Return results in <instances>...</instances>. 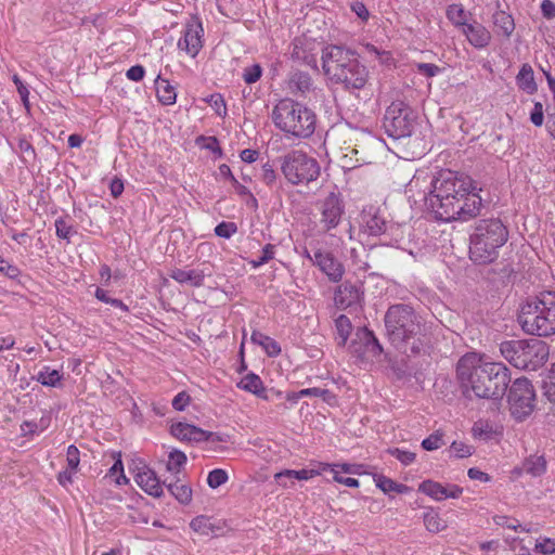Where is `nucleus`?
<instances>
[{
    "label": "nucleus",
    "instance_id": "38",
    "mask_svg": "<svg viewBox=\"0 0 555 555\" xmlns=\"http://www.w3.org/2000/svg\"><path fill=\"white\" fill-rule=\"evenodd\" d=\"M186 463V455L184 452L179 450H173L169 453L167 469L171 473H179L180 468L184 466Z\"/></svg>",
    "mask_w": 555,
    "mask_h": 555
},
{
    "label": "nucleus",
    "instance_id": "50",
    "mask_svg": "<svg viewBox=\"0 0 555 555\" xmlns=\"http://www.w3.org/2000/svg\"><path fill=\"white\" fill-rule=\"evenodd\" d=\"M262 68L259 64H253L246 67L243 73V79L246 83L251 85L261 78Z\"/></svg>",
    "mask_w": 555,
    "mask_h": 555
},
{
    "label": "nucleus",
    "instance_id": "13",
    "mask_svg": "<svg viewBox=\"0 0 555 555\" xmlns=\"http://www.w3.org/2000/svg\"><path fill=\"white\" fill-rule=\"evenodd\" d=\"M321 212L320 224L324 232L335 229L345 212V205L339 193L331 192L319 204Z\"/></svg>",
    "mask_w": 555,
    "mask_h": 555
},
{
    "label": "nucleus",
    "instance_id": "10",
    "mask_svg": "<svg viewBox=\"0 0 555 555\" xmlns=\"http://www.w3.org/2000/svg\"><path fill=\"white\" fill-rule=\"evenodd\" d=\"M416 119V113L410 105L395 101L386 108L383 127L388 137L399 140L412 134Z\"/></svg>",
    "mask_w": 555,
    "mask_h": 555
},
{
    "label": "nucleus",
    "instance_id": "25",
    "mask_svg": "<svg viewBox=\"0 0 555 555\" xmlns=\"http://www.w3.org/2000/svg\"><path fill=\"white\" fill-rule=\"evenodd\" d=\"M516 82L518 88L528 94H533L537 92L538 86L535 83L534 73L530 64L525 63L521 65L516 76Z\"/></svg>",
    "mask_w": 555,
    "mask_h": 555
},
{
    "label": "nucleus",
    "instance_id": "49",
    "mask_svg": "<svg viewBox=\"0 0 555 555\" xmlns=\"http://www.w3.org/2000/svg\"><path fill=\"white\" fill-rule=\"evenodd\" d=\"M299 396L320 397L326 402H328L331 399L334 398L333 393L328 389H323V388H318V387L301 389V390H299Z\"/></svg>",
    "mask_w": 555,
    "mask_h": 555
},
{
    "label": "nucleus",
    "instance_id": "23",
    "mask_svg": "<svg viewBox=\"0 0 555 555\" xmlns=\"http://www.w3.org/2000/svg\"><path fill=\"white\" fill-rule=\"evenodd\" d=\"M237 387L240 389H243L245 391L254 393L258 398H261V399H264V400H269L270 399V397L268 396L267 390H266V388L263 386V383H262L261 378L257 374H255L253 372H250L247 375H245L241 379V382L237 383Z\"/></svg>",
    "mask_w": 555,
    "mask_h": 555
},
{
    "label": "nucleus",
    "instance_id": "2",
    "mask_svg": "<svg viewBox=\"0 0 555 555\" xmlns=\"http://www.w3.org/2000/svg\"><path fill=\"white\" fill-rule=\"evenodd\" d=\"M391 344L406 356H421L429 347L425 324L415 310L405 304L391 305L384 318Z\"/></svg>",
    "mask_w": 555,
    "mask_h": 555
},
{
    "label": "nucleus",
    "instance_id": "56",
    "mask_svg": "<svg viewBox=\"0 0 555 555\" xmlns=\"http://www.w3.org/2000/svg\"><path fill=\"white\" fill-rule=\"evenodd\" d=\"M534 551L544 555H551L555 553V541L545 538L542 541H538L534 546Z\"/></svg>",
    "mask_w": 555,
    "mask_h": 555
},
{
    "label": "nucleus",
    "instance_id": "15",
    "mask_svg": "<svg viewBox=\"0 0 555 555\" xmlns=\"http://www.w3.org/2000/svg\"><path fill=\"white\" fill-rule=\"evenodd\" d=\"M313 264L333 283L341 281L345 274L344 264L330 251L317 250L313 255Z\"/></svg>",
    "mask_w": 555,
    "mask_h": 555
},
{
    "label": "nucleus",
    "instance_id": "34",
    "mask_svg": "<svg viewBox=\"0 0 555 555\" xmlns=\"http://www.w3.org/2000/svg\"><path fill=\"white\" fill-rule=\"evenodd\" d=\"M63 375L57 370H51L49 366H44L36 377V379L43 386L56 387L61 384Z\"/></svg>",
    "mask_w": 555,
    "mask_h": 555
},
{
    "label": "nucleus",
    "instance_id": "55",
    "mask_svg": "<svg viewBox=\"0 0 555 555\" xmlns=\"http://www.w3.org/2000/svg\"><path fill=\"white\" fill-rule=\"evenodd\" d=\"M12 80H13L14 85L16 86L17 92L21 96V100H22L24 106L28 109L29 108V100H28L29 91H28L27 87L24 85L22 79L16 74L13 75Z\"/></svg>",
    "mask_w": 555,
    "mask_h": 555
},
{
    "label": "nucleus",
    "instance_id": "18",
    "mask_svg": "<svg viewBox=\"0 0 555 555\" xmlns=\"http://www.w3.org/2000/svg\"><path fill=\"white\" fill-rule=\"evenodd\" d=\"M468 42L476 49H483L491 41V33L479 22L473 21L467 23L462 29Z\"/></svg>",
    "mask_w": 555,
    "mask_h": 555
},
{
    "label": "nucleus",
    "instance_id": "43",
    "mask_svg": "<svg viewBox=\"0 0 555 555\" xmlns=\"http://www.w3.org/2000/svg\"><path fill=\"white\" fill-rule=\"evenodd\" d=\"M191 430L193 434L191 436V441L193 442H202V441H223L217 434L204 430L195 425H192Z\"/></svg>",
    "mask_w": 555,
    "mask_h": 555
},
{
    "label": "nucleus",
    "instance_id": "57",
    "mask_svg": "<svg viewBox=\"0 0 555 555\" xmlns=\"http://www.w3.org/2000/svg\"><path fill=\"white\" fill-rule=\"evenodd\" d=\"M274 257V246L272 244H267L263 246L261 250V256L257 260H253L254 267H260L267 263Z\"/></svg>",
    "mask_w": 555,
    "mask_h": 555
},
{
    "label": "nucleus",
    "instance_id": "14",
    "mask_svg": "<svg viewBox=\"0 0 555 555\" xmlns=\"http://www.w3.org/2000/svg\"><path fill=\"white\" fill-rule=\"evenodd\" d=\"M364 292L362 284L345 281L335 291L334 301L337 308L346 310L362 306Z\"/></svg>",
    "mask_w": 555,
    "mask_h": 555
},
{
    "label": "nucleus",
    "instance_id": "62",
    "mask_svg": "<svg viewBox=\"0 0 555 555\" xmlns=\"http://www.w3.org/2000/svg\"><path fill=\"white\" fill-rule=\"evenodd\" d=\"M351 11L363 22H366L370 17V12H369L366 5L362 1L352 2Z\"/></svg>",
    "mask_w": 555,
    "mask_h": 555
},
{
    "label": "nucleus",
    "instance_id": "8",
    "mask_svg": "<svg viewBox=\"0 0 555 555\" xmlns=\"http://www.w3.org/2000/svg\"><path fill=\"white\" fill-rule=\"evenodd\" d=\"M511 374L501 362H485L475 377L472 390L478 398L500 400L506 393Z\"/></svg>",
    "mask_w": 555,
    "mask_h": 555
},
{
    "label": "nucleus",
    "instance_id": "28",
    "mask_svg": "<svg viewBox=\"0 0 555 555\" xmlns=\"http://www.w3.org/2000/svg\"><path fill=\"white\" fill-rule=\"evenodd\" d=\"M250 339L254 344L262 347L268 357H278L282 351L281 346L275 339L259 331H253Z\"/></svg>",
    "mask_w": 555,
    "mask_h": 555
},
{
    "label": "nucleus",
    "instance_id": "53",
    "mask_svg": "<svg viewBox=\"0 0 555 555\" xmlns=\"http://www.w3.org/2000/svg\"><path fill=\"white\" fill-rule=\"evenodd\" d=\"M67 467L77 470L80 462V453L76 446L70 444L66 453Z\"/></svg>",
    "mask_w": 555,
    "mask_h": 555
},
{
    "label": "nucleus",
    "instance_id": "27",
    "mask_svg": "<svg viewBox=\"0 0 555 555\" xmlns=\"http://www.w3.org/2000/svg\"><path fill=\"white\" fill-rule=\"evenodd\" d=\"M492 21L498 34L503 35L505 38H509L515 30L513 16L503 10L495 11L492 15Z\"/></svg>",
    "mask_w": 555,
    "mask_h": 555
},
{
    "label": "nucleus",
    "instance_id": "44",
    "mask_svg": "<svg viewBox=\"0 0 555 555\" xmlns=\"http://www.w3.org/2000/svg\"><path fill=\"white\" fill-rule=\"evenodd\" d=\"M55 230L59 238L70 241V236L76 234L73 225L68 224L66 220L62 217L55 220Z\"/></svg>",
    "mask_w": 555,
    "mask_h": 555
},
{
    "label": "nucleus",
    "instance_id": "60",
    "mask_svg": "<svg viewBox=\"0 0 555 555\" xmlns=\"http://www.w3.org/2000/svg\"><path fill=\"white\" fill-rule=\"evenodd\" d=\"M530 120L537 127H541L543 125L544 114H543L542 103H540V102L534 103L533 109L530 113Z\"/></svg>",
    "mask_w": 555,
    "mask_h": 555
},
{
    "label": "nucleus",
    "instance_id": "12",
    "mask_svg": "<svg viewBox=\"0 0 555 555\" xmlns=\"http://www.w3.org/2000/svg\"><path fill=\"white\" fill-rule=\"evenodd\" d=\"M350 352L361 361L380 357L384 349L379 340L367 327H359L349 345Z\"/></svg>",
    "mask_w": 555,
    "mask_h": 555
},
{
    "label": "nucleus",
    "instance_id": "39",
    "mask_svg": "<svg viewBox=\"0 0 555 555\" xmlns=\"http://www.w3.org/2000/svg\"><path fill=\"white\" fill-rule=\"evenodd\" d=\"M191 424L179 422L171 425L170 433L173 437L181 441L191 442V436L193 434V430H191Z\"/></svg>",
    "mask_w": 555,
    "mask_h": 555
},
{
    "label": "nucleus",
    "instance_id": "36",
    "mask_svg": "<svg viewBox=\"0 0 555 555\" xmlns=\"http://www.w3.org/2000/svg\"><path fill=\"white\" fill-rule=\"evenodd\" d=\"M424 525L428 531L434 533L440 532L447 527L446 521L434 509L424 514Z\"/></svg>",
    "mask_w": 555,
    "mask_h": 555
},
{
    "label": "nucleus",
    "instance_id": "21",
    "mask_svg": "<svg viewBox=\"0 0 555 555\" xmlns=\"http://www.w3.org/2000/svg\"><path fill=\"white\" fill-rule=\"evenodd\" d=\"M137 482L152 496L160 498L164 493L163 485L160 483L156 473L150 468L137 474Z\"/></svg>",
    "mask_w": 555,
    "mask_h": 555
},
{
    "label": "nucleus",
    "instance_id": "42",
    "mask_svg": "<svg viewBox=\"0 0 555 555\" xmlns=\"http://www.w3.org/2000/svg\"><path fill=\"white\" fill-rule=\"evenodd\" d=\"M544 396L555 403V362L552 364L547 378L543 382Z\"/></svg>",
    "mask_w": 555,
    "mask_h": 555
},
{
    "label": "nucleus",
    "instance_id": "40",
    "mask_svg": "<svg viewBox=\"0 0 555 555\" xmlns=\"http://www.w3.org/2000/svg\"><path fill=\"white\" fill-rule=\"evenodd\" d=\"M162 83H164L163 89L157 87V96L159 102H162L164 105L173 104L177 98L175 88L169 85L168 80H162Z\"/></svg>",
    "mask_w": 555,
    "mask_h": 555
},
{
    "label": "nucleus",
    "instance_id": "24",
    "mask_svg": "<svg viewBox=\"0 0 555 555\" xmlns=\"http://www.w3.org/2000/svg\"><path fill=\"white\" fill-rule=\"evenodd\" d=\"M364 223L366 232L372 236L385 234L391 227L390 222L379 211L364 216Z\"/></svg>",
    "mask_w": 555,
    "mask_h": 555
},
{
    "label": "nucleus",
    "instance_id": "33",
    "mask_svg": "<svg viewBox=\"0 0 555 555\" xmlns=\"http://www.w3.org/2000/svg\"><path fill=\"white\" fill-rule=\"evenodd\" d=\"M448 20L457 28H463L468 23L467 13L462 4H450L447 8Z\"/></svg>",
    "mask_w": 555,
    "mask_h": 555
},
{
    "label": "nucleus",
    "instance_id": "9",
    "mask_svg": "<svg viewBox=\"0 0 555 555\" xmlns=\"http://www.w3.org/2000/svg\"><path fill=\"white\" fill-rule=\"evenodd\" d=\"M285 180L292 185L308 184L320 176L318 160L301 150H292L278 158Z\"/></svg>",
    "mask_w": 555,
    "mask_h": 555
},
{
    "label": "nucleus",
    "instance_id": "63",
    "mask_svg": "<svg viewBox=\"0 0 555 555\" xmlns=\"http://www.w3.org/2000/svg\"><path fill=\"white\" fill-rule=\"evenodd\" d=\"M0 272H2L11 280H16L21 275V270L16 266L11 264L9 261L3 263V266L0 268Z\"/></svg>",
    "mask_w": 555,
    "mask_h": 555
},
{
    "label": "nucleus",
    "instance_id": "5",
    "mask_svg": "<svg viewBox=\"0 0 555 555\" xmlns=\"http://www.w3.org/2000/svg\"><path fill=\"white\" fill-rule=\"evenodd\" d=\"M518 323L530 335L547 337L555 334V292L543 291L529 296L520 306Z\"/></svg>",
    "mask_w": 555,
    "mask_h": 555
},
{
    "label": "nucleus",
    "instance_id": "59",
    "mask_svg": "<svg viewBox=\"0 0 555 555\" xmlns=\"http://www.w3.org/2000/svg\"><path fill=\"white\" fill-rule=\"evenodd\" d=\"M191 397L186 391H180L172 400V408L177 411H183L189 405Z\"/></svg>",
    "mask_w": 555,
    "mask_h": 555
},
{
    "label": "nucleus",
    "instance_id": "32",
    "mask_svg": "<svg viewBox=\"0 0 555 555\" xmlns=\"http://www.w3.org/2000/svg\"><path fill=\"white\" fill-rule=\"evenodd\" d=\"M168 491L180 502L181 504H189L192 501V489L188 485L180 483L179 480L176 482H169L166 485Z\"/></svg>",
    "mask_w": 555,
    "mask_h": 555
},
{
    "label": "nucleus",
    "instance_id": "46",
    "mask_svg": "<svg viewBox=\"0 0 555 555\" xmlns=\"http://www.w3.org/2000/svg\"><path fill=\"white\" fill-rule=\"evenodd\" d=\"M237 232V225L235 222L222 221L215 228V234L222 238H230Z\"/></svg>",
    "mask_w": 555,
    "mask_h": 555
},
{
    "label": "nucleus",
    "instance_id": "22",
    "mask_svg": "<svg viewBox=\"0 0 555 555\" xmlns=\"http://www.w3.org/2000/svg\"><path fill=\"white\" fill-rule=\"evenodd\" d=\"M288 85L294 94L306 95L313 89L311 76L301 70H294L291 74Z\"/></svg>",
    "mask_w": 555,
    "mask_h": 555
},
{
    "label": "nucleus",
    "instance_id": "48",
    "mask_svg": "<svg viewBox=\"0 0 555 555\" xmlns=\"http://www.w3.org/2000/svg\"><path fill=\"white\" fill-rule=\"evenodd\" d=\"M207 102L210 106L216 111L217 115L220 117H224L227 115V105L223 96L220 93H214L208 99Z\"/></svg>",
    "mask_w": 555,
    "mask_h": 555
},
{
    "label": "nucleus",
    "instance_id": "20",
    "mask_svg": "<svg viewBox=\"0 0 555 555\" xmlns=\"http://www.w3.org/2000/svg\"><path fill=\"white\" fill-rule=\"evenodd\" d=\"M211 275L205 269H190L183 270L175 268L170 271L169 276L179 284H188L192 287H202L204 285L205 276Z\"/></svg>",
    "mask_w": 555,
    "mask_h": 555
},
{
    "label": "nucleus",
    "instance_id": "7",
    "mask_svg": "<svg viewBox=\"0 0 555 555\" xmlns=\"http://www.w3.org/2000/svg\"><path fill=\"white\" fill-rule=\"evenodd\" d=\"M500 352L513 366L525 371L539 370L550 354L548 345L538 338L502 341Z\"/></svg>",
    "mask_w": 555,
    "mask_h": 555
},
{
    "label": "nucleus",
    "instance_id": "52",
    "mask_svg": "<svg viewBox=\"0 0 555 555\" xmlns=\"http://www.w3.org/2000/svg\"><path fill=\"white\" fill-rule=\"evenodd\" d=\"M443 446L442 434L438 431L431 434L422 441V447L426 451H434Z\"/></svg>",
    "mask_w": 555,
    "mask_h": 555
},
{
    "label": "nucleus",
    "instance_id": "45",
    "mask_svg": "<svg viewBox=\"0 0 555 555\" xmlns=\"http://www.w3.org/2000/svg\"><path fill=\"white\" fill-rule=\"evenodd\" d=\"M260 179L268 186H273L278 181V173L274 169V165L267 162L261 167Z\"/></svg>",
    "mask_w": 555,
    "mask_h": 555
},
{
    "label": "nucleus",
    "instance_id": "4",
    "mask_svg": "<svg viewBox=\"0 0 555 555\" xmlns=\"http://www.w3.org/2000/svg\"><path fill=\"white\" fill-rule=\"evenodd\" d=\"M508 236V229L500 218L479 219L469 234V258L478 264L493 262Z\"/></svg>",
    "mask_w": 555,
    "mask_h": 555
},
{
    "label": "nucleus",
    "instance_id": "58",
    "mask_svg": "<svg viewBox=\"0 0 555 555\" xmlns=\"http://www.w3.org/2000/svg\"><path fill=\"white\" fill-rule=\"evenodd\" d=\"M417 72L428 78L435 77L441 72V68L433 63H417Z\"/></svg>",
    "mask_w": 555,
    "mask_h": 555
},
{
    "label": "nucleus",
    "instance_id": "19",
    "mask_svg": "<svg viewBox=\"0 0 555 555\" xmlns=\"http://www.w3.org/2000/svg\"><path fill=\"white\" fill-rule=\"evenodd\" d=\"M190 527L202 535L219 537L223 534L224 522L206 515H199L191 520Z\"/></svg>",
    "mask_w": 555,
    "mask_h": 555
},
{
    "label": "nucleus",
    "instance_id": "30",
    "mask_svg": "<svg viewBox=\"0 0 555 555\" xmlns=\"http://www.w3.org/2000/svg\"><path fill=\"white\" fill-rule=\"evenodd\" d=\"M418 491L433 498L436 501H442L448 499L447 487L430 479L424 480L418 486Z\"/></svg>",
    "mask_w": 555,
    "mask_h": 555
},
{
    "label": "nucleus",
    "instance_id": "16",
    "mask_svg": "<svg viewBox=\"0 0 555 555\" xmlns=\"http://www.w3.org/2000/svg\"><path fill=\"white\" fill-rule=\"evenodd\" d=\"M483 364L481 357L476 352H467L457 361L456 375L463 384L472 387Z\"/></svg>",
    "mask_w": 555,
    "mask_h": 555
},
{
    "label": "nucleus",
    "instance_id": "11",
    "mask_svg": "<svg viewBox=\"0 0 555 555\" xmlns=\"http://www.w3.org/2000/svg\"><path fill=\"white\" fill-rule=\"evenodd\" d=\"M537 396L527 377L516 378L508 388L507 403L511 415L518 422L527 420L534 411Z\"/></svg>",
    "mask_w": 555,
    "mask_h": 555
},
{
    "label": "nucleus",
    "instance_id": "17",
    "mask_svg": "<svg viewBox=\"0 0 555 555\" xmlns=\"http://www.w3.org/2000/svg\"><path fill=\"white\" fill-rule=\"evenodd\" d=\"M203 34L204 29L199 22L188 24L183 37L178 41L179 49L185 51L192 57H195L203 47Z\"/></svg>",
    "mask_w": 555,
    "mask_h": 555
},
{
    "label": "nucleus",
    "instance_id": "3",
    "mask_svg": "<svg viewBox=\"0 0 555 555\" xmlns=\"http://www.w3.org/2000/svg\"><path fill=\"white\" fill-rule=\"evenodd\" d=\"M322 67L325 76L341 85L345 90H361L369 80V70L359 60L357 51L338 44L322 50Z\"/></svg>",
    "mask_w": 555,
    "mask_h": 555
},
{
    "label": "nucleus",
    "instance_id": "35",
    "mask_svg": "<svg viewBox=\"0 0 555 555\" xmlns=\"http://www.w3.org/2000/svg\"><path fill=\"white\" fill-rule=\"evenodd\" d=\"M320 475L319 470L315 469H285L274 475L275 480H282L283 478H293L297 480H308Z\"/></svg>",
    "mask_w": 555,
    "mask_h": 555
},
{
    "label": "nucleus",
    "instance_id": "64",
    "mask_svg": "<svg viewBox=\"0 0 555 555\" xmlns=\"http://www.w3.org/2000/svg\"><path fill=\"white\" fill-rule=\"evenodd\" d=\"M541 12L546 20L555 17V3L551 0H543L541 3Z\"/></svg>",
    "mask_w": 555,
    "mask_h": 555
},
{
    "label": "nucleus",
    "instance_id": "6",
    "mask_svg": "<svg viewBox=\"0 0 555 555\" xmlns=\"http://www.w3.org/2000/svg\"><path fill=\"white\" fill-rule=\"evenodd\" d=\"M274 125L296 138H309L315 130V114L292 99H282L272 111Z\"/></svg>",
    "mask_w": 555,
    "mask_h": 555
},
{
    "label": "nucleus",
    "instance_id": "54",
    "mask_svg": "<svg viewBox=\"0 0 555 555\" xmlns=\"http://www.w3.org/2000/svg\"><path fill=\"white\" fill-rule=\"evenodd\" d=\"M327 469H331L332 472H334V480L338 483H341V485H345L347 487H350V488H357L359 487V480L356 479V478H352V477H343V476H339L337 472H335L333 468H332V465L331 464H322V470H327Z\"/></svg>",
    "mask_w": 555,
    "mask_h": 555
},
{
    "label": "nucleus",
    "instance_id": "26",
    "mask_svg": "<svg viewBox=\"0 0 555 555\" xmlns=\"http://www.w3.org/2000/svg\"><path fill=\"white\" fill-rule=\"evenodd\" d=\"M546 466L547 463L543 455H530L522 462L519 472L531 477H540L545 474Z\"/></svg>",
    "mask_w": 555,
    "mask_h": 555
},
{
    "label": "nucleus",
    "instance_id": "1",
    "mask_svg": "<svg viewBox=\"0 0 555 555\" xmlns=\"http://www.w3.org/2000/svg\"><path fill=\"white\" fill-rule=\"evenodd\" d=\"M431 186L425 204L437 220L468 221L481 215L482 199L470 191L469 177L449 169L441 170L433 179Z\"/></svg>",
    "mask_w": 555,
    "mask_h": 555
},
{
    "label": "nucleus",
    "instance_id": "29",
    "mask_svg": "<svg viewBox=\"0 0 555 555\" xmlns=\"http://www.w3.org/2000/svg\"><path fill=\"white\" fill-rule=\"evenodd\" d=\"M374 481L376 487L379 488L384 493L397 492L400 494L408 493L411 488L403 483H398L392 479L384 476V475H375Z\"/></svg>",
    "mask_w": 555,
    "mask_h": 555
},
{
    "label": "nucleus",
    "instance_id": "51",
    "mask_svg": "<svg viewBox=\"0 0 555 555\" xmlns=\"http://www.w3.org/2000/svg\"><path fill=\"white\" fill-rule=\"evenodd\" d=\"M387 452L396 457L403 465H410L414 462L416 454L410 451L400 450L398 448L388 449Z\"/></svg>",
    "mask_w": 555,
    "mask_h": 555
},
{
    "label": "nucleus",
    "instance_id": "37",
    "mask_svg": "<svg viewBox=\"0 0 555 555\" xmlns=\"http://www.w3.org/2000/svg\"><path fill=\"white\" fill-rule=\"evenodd\" d=\"M18 151L22 154V162L30 164L36 160L37 154L33 144L25 138H20L17 142Z\"/></svg>",
    "mask_w": 555,
    "mask_h": 555
},
{
    "label": "nucleus",
    "instance_id": "31",
    "mask_svg": "<svg viewBox=\"0 0 555 555\" xmlns=\"http://www.w3.org/2000/svg\"><path fill=\"white\" fill-rule=\"evenodd\" d=\"M335 327L338 335L337 345L339 347H345L352 331L350 319L345 314H340L335 320Z\"/></svg>",
    "mask_w": 555,
    "mask_h": 555
},
{
    "label": "nucleus",
    "instance_id": "41",
    "mask_svg": "<svg viewBox=\"0 0 555 555\" xmlns=\"http://www.w3.org/2000/svg\"><path fill=\"white\" fill-rule=\"evenodd\" d=\"M229 479L228 473L221 468H215L209 472L207 483L211 489H216L224 485Z\"/></svg>",
    "mask_w": 555,
    "mask_h": 555
},
{
    "label": "nucleus",
    "instance_id": "47",
    "mask_svg": "<svg viewBox=\"0 0 555 555\" xmlns=\"http://www.w3.org/2000/svg\"><path fill=\"white\" fill-rule=\"evenodd\" d=\"M474 448L461 441H453L450 446V452L457 459L468 457L473 454Z\"/></svg>",
    "mask_w": 555,
    "mask_h": 555
},
{
    "label": "nucleus",
    "instance_id": "61",
    "mask_svg": "<svg viewBox=\"0 0 555 555\" xmlns=\"http://www.w3.org/2000/svg\"><path fill=\"white\" fill-rule=\"evenodd\" d=\"M145 69L142 65H133L126 72V77L132 81H141L144 78Z\"/></svg>",
    "mask_w": 555,
    "mask_h": 555
}]
</instances>
